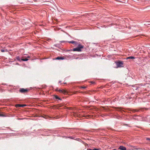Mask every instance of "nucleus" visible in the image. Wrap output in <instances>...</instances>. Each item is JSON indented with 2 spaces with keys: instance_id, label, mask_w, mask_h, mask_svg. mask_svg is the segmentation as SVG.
Listing matches in <instances>:
<instances>
[{
  "instance_id": "f257e3e1",
  "label": "nucleus",
  "mask_w": 150,
  "mask_h": 150,
  "mask_svg": "<svg viewBox=\"0 0 150 150\" xmlns=\"http://www.w3.org/2000/svg\"><path fill=\"white\" fill-rule=\"evenodd\" d=\"M84 47V46L79 44L76 47L73 48L72 51H73L81 52L82 51L81 49Z\"/></svg>"
},
{
  "instance_id": "f03ea898",
  "label": "nucleus",
  "mask_w": 150,
  "mask_h": 150,
  "mask_svg": "<svg viewBox=\"0 0 150 150\" xmlns=\"http://www.w3.org/2000/svg\"><path fill=\"white\" fill-rule=\"evenodd\" d=\"M29 90L27 88H21L19 90V92L22 93H24L27 92Z\"/></svg>"
},
{
  "instance_id": "7ed1b4c3",
  "label": "nucleus",
  "mask_w": 150,
  "mask_h": 150,
  "mask_svg": "<svg viewBox=\"0 0 150 150\" xmlns=\"http://www.w3.org/2000/svg\"><path fill=\"white\" fill-rule=\"evenodd\" d=\"M117 67H122L123 63L122 61L117 62H116Z\"/></svg>"
},
{
  "instance_id": "20e7f679",
  "label": "nucleus",
  "mask_w": 150,
  "mask_h": 150,
  "mask_svg": "<svg viewBox=\"0 0 150 150\" xmlns=\"http://www.w3.org/2000/svg\"><path fill=\"white\" fill-rule=\"evenodd\" d=\"M74 140H77L79 142H81V143H82V144H84V145H85V146H86V145H88V144L85 143V142H83V141H82L81 139H80V138H76L75 137V139H74Z\"/></svg>"
},
{
  "instance_id": "39448f33",
  "label": "nucleus",
  "mask_w": 150,
  "mask_h": 150,
  "mask_svg": "<svg viewBox=\"0 0 150 150\" xmlns=\"http://www.w3.org/2000/svg\"><path fill=\"white\" fill-rule=\"evenodd\" d=\"M58 91L60 93H62L64 94H66L67 93V91L63 89L62 90L61 89H59L58 90Z\"/></svg>"
},
{
  "instance_id": "423d86ee",
  "label": "nucleus",
  "mask_w": 150,
  "mask_h": 150,
  "mask_svg": "<svg viewBox=\"0 0 150 150\" xmlns=\"http://www.w3.org/2000/svg\"><path fill=\"white\" fill-rule=\"evenodd\" d=\"M118 149H120L121 150H126V147L123 146H120L118 148Z\"/></svg>"
},
{
  "instance_id": "0eeeda50",
  "label": "nucleus",
  "mask_w": 150,
  "mask_h": 150,
  "mask_svg": "<svg viewBox=\"0 0 150 150\" xmlns=\"http://www.w3.org/2000/svg\"><path fill=\"white\" fill-rule=\"evenodd\" d=\"M53 97L54 98H55L56 100H62V99L60 98L58 96L56 95H53Z\"/></svg>"
},
{
  "instance_id": "6e6552de",
  "label": "nucleus",
  "mask_w": 150,
  "mask_h": 150,
  "mask_svg": "<svg viewBox=\"0 0 150 150\" xmlns=\"http://www.w3.org/2000/svg\"><path fill=\"white\" fill-rule=\"evenodd\" d=\"M55 59L56 60H63L64 59V57L59 56L57 57Z\"/></svg>"
},
{
  "instance_id": "1a4fd4ad",
  "label": "nucleus",
  "mask_w": 150,
  "mask_h": 150,
  "mask_svg": "<svg viewBox=\"0 0 150 150\" xmlns=\"http://www.w3.org/2000/svg\"><path fill=\"white\" fill-rule=\"evenodd\" d=\"M67 42H68L69 43H72V44H74L75 45H76L78 43L74 41H67Z\"/></svg>"
},
{
  "instance_id": "9d476101",
  "label": "nucleus",
  "mask_w": 150,
  "mask_h": 150,
  "mask_svg": "<svg viewBox=\"0 0 150 150\" xmlns=\"http://www.w3.org/2000/svg\"><path fill=\"white\" fill-rule=\"evenodd\" d=\"M26 106V105H22L21 104H17L16 105V107H23Z\"/></svg>"
},
{
  "instance_id": "9b49d317",
  "label": "nucleus",
  "mask_w": 150,
  "mask_h": 150,
  "mask_svg": "<svg viewBox=\"0 0 150 150\" xmlns=\"http://www.w3.org/2000/svg\"><path fill=\"white\" fill-rule=\"evenodd\" d=\"M63 137L67 139V138H70V139H74H74H75V137H71V136H69V137H66V136H64V137Z\"/></svg>"
},
{
  "instance_id": "f8f14e48",
  "label": "nucleus",
  "mask_w": 150,
  "mask_h": 150,
  "mask_svg": "<svg viewBox=\"0 0 150 150\" xmlns=\"http://www.w3.org/2000/svg\"><path fill=\"white\" fill-rule=\"evenodd\" d=\"M135 59V57H134L132 56L128 57L126 58L127 59Z\"/></svg>"
},
{
  "instance_id": "ddd939ff",
  "label": "nucleus",
  "mask_w": 150,
  "mask_h": 150,
  "mask_svg": "<svg viewBox=\"0 0 150 150\" xmlns=\"http://www.w3.org/2000/svg\"><path fill=\"white\" fill-rule=\"evenodd\" d=\"M16 59L17 60L19 61L20 62H21V58L19 56H17L16 57Z\"/></svg>"
},
{
  "instance_id": "4468645a",
  "label": "nucleus",
  "mask_w": 150,
  "mask_h": 150,
  "mask_svg": "<svg viewBox=\"0 0 150 150\" xmlns=\"http://www.w3.org/2000/svg\"><path fill=\"white\" fill-rule=\"evenodd\" d=\"M28 58H22L21 59V61H28Z\"/></svg>"
},
{
  "instance_id": "2eb2a0df",
  "label": "nucleus",
  "mask_w": 150,
  "mask_h": 150,
  "mask_svg": "<svg viewBox=\"0 0 150 150\" xmlns=\"http://www.w3.org/2000/svg\"><path fill=\"white\" fill-rule=\"evenodd\" d=\"M5 116L3 114L1 113H0V117H5Z\"/></svg>"
},
{
  "instance_id": "dca6fc26",
  "label": "nucleus",
  "mask_w": 150,
  "mask_h": 150,
  "mask_svg": "<svg viewBox=\"0 0 150 150\" xmlns=\"http://www.w3.org/2000/svg\"><path fill=\"white\" fill-rule=\"evenodd\" d=\"M100 149H96L95 148L93 149V150H100Z\"/></svg>"
},
{
  "instance_id": "f3484780",
  "label": "nucleus",
  "mask_w": 150,
  "mask_h": 150,
  "mask_svg": "<svg viewBox=\"0 0 150 150\" xmlns=\"http://www.w3.org/2000/svg\"><path fill=\"white\" fill-rule=\"evenodd\" d=\"M81 88L85 89L86 88V86H81Z\"/></svg>"
},
{
  "instance_id": "a211bd4d",
  "label": "nucleus",
  "mask_w": 150,
  "mask_h": 150,
  "mask_svg": "<svg viewBox=\"0 0 150 150\" xmlns=\"http://www.w3.org/2000/svg\"><path fill=\"white\" fill-rule=\"evenodd\" d=\"M59 89H58V88H57L55 89V91H58V90H59Z\"/></svg>"
},
{
  "instance_id": "6ab92c4d",
  "label": "nucleus",
  "mask_w": 150,
  "mask_h": 150,
  "mask_svg": "<svg viewBox=\"0 0 150 150\" xmlns=\"http://www.w3.org/2000/svg\"><path fill=\"white\" fill-rule=\"evenodd\" d=\"M106 101H107V100H103L102 101V102H105Z\"/></svg>"
},
{
  "instance_id": "aec40b11",
  "label": "nucleus",
  "mask_w": 150,
  "mask_h": 150,
  "mask_svg": "<svg viewBox=\"0 0 150 150\" xmlns=\"http://www.w3.org/2000/svg\"><path fill=\"white\" fill-rule=\"evenodd\" d=\"M65 42H67V41H60V42L61 43Z\"/></svg>"
},
{
  "instance_id": "412c9836",
  "label": "nucleus",
  "mask_w": 150,
  "mask_h": 150,
  "mask_svg": "<svg viewBox=\"0 0 150 150\" xmlns=\"http://www.w3.org/2000/svg\"><path fill=\"white\" fill-rule=\"evenodd\" d=\"M1 52H4L5 51V50H1Z\"/></svg>"
},
{
  "instance_id": "4be33fe9",
  "label": "nucleus",
  "mask_w": 150,
  "mask_h": 150,
  "mask_svg": "<svg viewBox=\"0 0 150 150\" xmlns=\"http://www.w3.org/2000/svg\"><path fill=\"white\" fill-rule=\"evenodd\" d=\"M134 110L135 112H137L139 111V110Z\"/></svg>"
},
{
  "instance_id": "5701e85b",
  "label": "nucleus",
  "mask_w": 150,
  "mask_h": 150,
  "mask_svg": "<svg viewBox=\"0 0 150 150\" xmlns=\"http://www.w3.org/2000/svg\"><path fill=\"white\" fill-rule=\"evenodd\" d=\"M146 139L148 140H150V138H147Z\"/></svg>"
},
{
  "instance_id": "b1692460",
  "label": "nucleus",
  "mask_w": 150,
  "mask_h": 150,
  "mask_svg": "<svg viewBox=\"0 0 150 150\" xmlns=\"http://www.w3.org/2000/svg\"><path fill=\"white\" fill-rule=\"evenodd\" d=\"M87 150H93V149H88Z\"/></svg>"
},
{
  "instance_id": "393cba45",
  "label": "nucleus",
  "mask_w": 150,
  "mask_h": 150,
  "mask_svg": "<svg viewBox=\"0 0 150 150\" xmlns=\"http://www.w3.org/2000/svg\"><path fill=\"white\" fill-rule=\"evenodd\" d=\"M61 82V81H59V83H60Z\"/></svg>"
},
{
  "instance_id": "a878e982",
  "label": "nucleus",
  "mask_w": 150,
  "mask_h": 150,
  "mask_svg": "<svg viewBox=\"0 0 150 150\" xmlns=\"http://www.w3.org/2000/svg\"><path fill=\"white\" fill-rule=\"evenodd\" d=\"M57 44H56V45H54V46H55V47H57Z\"/></svg>"
},
{
  "instance_id": "bb28decb",
  "label": "nucleus",
  "mask_w": 150,
  "mask_h": 150,
  "mask_svg": "<svg viewBox=\"0 0 150 150\" xmlns=\"http://www.w3.org/2000/svg\"><path fill=\"white\" fill-rule=\"evenodd\" d=\"M71 50H71H71H68V51H71Z\"/></svg>"
},
{
  "instance_id": "cd10ccee",
  "label": "nucleus",
  "mask_w": 150,
  "mask_h": 150,
  "mask_svg": "<svg viewBox=\"0 0 150 150\" xmlns=\"http://www.w3.org/2000/svg\"><path fill=\"white\" fill-rule=\"evenodd\" d=\"M27 57L28 58H30V57L29 56H28Z\"/></svg>"
},
{
  "instance_id": "c85d7f7f",
  "label": "nucleus",
  "mask_w": 150,
  "mask_h": 150,
  "mask_svg": "<svg viewBox=\"0 0 150 150\" xmlns=\"http://www.w3.org/2000/svg\"><path fill=\"white\" fill-rule=\"evenodd\" d=\"M64 83V84H66L67 83Z\"/></svg>"
},
{
  "instance_id": "c756f323",
  "label": "nucleus",
  "mask_w": 150,
  "mask_h": 150,
  "mask_svg": "<svg viewBox=\"0 0 150 150\" xmlns=\"http://www.w3.org/2000/svg\"><path fill=\"white\" fill-rule=\"evenodd\" d=\"M112 150H117L116 149H112Z\"/></svg>"
},
{
  "instance_id": "7c9ffc66",
  "label": "nucleus",
  "mask_w": 150,
  "mask_h": 150,
  "mask_svg": "<svg viewBox=\"0 0 150 150\" xmlns=\"http://www.w3.org/2000/svg\"><path fill=\"white\" fill-rule=\"evenodd\" d=\"M63 131L64 132L66 131L65 130H64Z\"/></svg>"
},
{
  "instance_id": "2f4dec72",
  "label": "nucleus",
  "mask_w": 150,
  "mask_h": 150,
  "mask_svg": "<svg viewBox=\"0 0 150 150\" xmlns=\"http://www.w3.org/2000/svg\"><path fill=\"white\" fill-rule=\"evenodd\" d=\"M149 22V23H150V21ZM149 25H150V23H149Z\"/></svg>"
}]
</instances>
